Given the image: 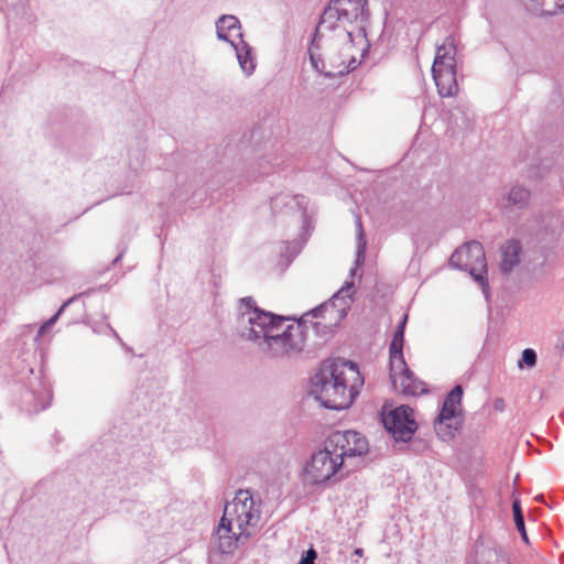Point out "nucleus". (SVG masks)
<instances>
[{
    "label": "nucleus",
    "instance_id": "1",
    "mask_svg": "<svg viewBox=\"0 0 564 564\" xmlns=\"http://www.w3.org/2000/svg\"><path fill=\"white\" fill-rule=\"evenodd\" d=\"M356 260L349 271L350 279L357 275L365 261L367 241L359 216L356 218ZM355 292L354 280L345 281L329 301L303 314L299 323H290L285 317L260 310L252 297H243L238 306L239 334L269 357L297 354L303 349L307 324H312L316 332H330L346 317Z\"/></svg>",
    "mask_w": 564,
    "mask_h": 564
},
{
    "label": "nucleus",
    "instance_id": "2",
    "mask_svg": "<svg viewBox=\"0 0 564 564\" xmlns=\"http://www.w3.org/2000/svg\"><path fill=\"white\" fill-rule=\"evenodd\" d=\"M367 0H330L316 26L314 45L336 37L346 50L357 48L364 53L367 48Z\"/></svg>",
    "mask_w": 564,
    "mask_h": 564
},
{
    "label": "nucleus",
    "instance_id": "3",
    "mask_svg": "<svg viewBox=\"0 0 564 564\" xmlns=\"http://www.w3.org/2000/svg\"><path fill=\"white\" fill-rule=\"evenodd\" d=\"M364 378L352 361L324 364L312 379V392L327 409H348L358 397Z\"/></svg>",
    "mask_w": 564,
    "mask_h": 564
},
{
    "label": "nucleus",
    "instance_id": "4",
    "mask_svg": "<svg viewBox=\"0 0 564 564\" xmlns=\"http://www.w3.org/2000/svg\"><path fill=\"white\" fill-rule=\"evenodd\" d=\"M260 503L249 490H239L225 506L224 514L212 535V545L221 554H231L245 544L260 520Z\"/></svg>",
    "mask_w": 564,
    "mask_h": 564
},
{
    "label": "nucleus",
    "instance_id": "5",
    "mask_svg": "<svg viewBox=\"0 0 564 564\" xmlns=\"http://www.w3.org/2000/svg\"><path fill=\"white\" fill-rule=\"evenodd\" d=\"M355 48L346 50L336 37L321 42L315 46L314 40L310 47L312 66L327 77L341 76L357 67V59L352 53Z\"/></svg>",
    "mask_w": 564,
    "mask_h": 564
},
{
    "label": "nucleus",
    "instance_id": "6",
    "mask_svg": "<svg viewBox=\"0 0 564 564\" xmlns=\"http://www.w3.org/2000/svg\"><path fill=\"white\" fill-rule=\"evenodd\" d=\"M408 315H403L390 343V378L394 389L408 395H419L426 391L425 383L419 380L406 367L403 357L404 328Z\"/></svg>",
    "mask_w": 564,
    "mask_h": 564
},
{
    "label": "nucleus",
    "instance_id": "7",
    "mask_svg": "<svg viewBox=\"0 0 564 564\" xmlns=\"http://www.w3.org/2000/svg\"><path fill=\"white\" fill-rule=\"evenodd\" d=\"M449 264L454 268L465 270L481 285L482 292L488 297L487 262L482 245L478 241H470L458 248L451 257Z\"/></svg>",
    "mask_w": 564,
    "mask_h": 564
},
{
    "label": "nucleus",
    "instance_id": "8",
    "mask_svg": "<svg viewBox=\"0 0 564 564\" xmlns=\"http://www.w3.org/2000/svg\"><path fill=\"white\" fill-rule=\"evenodd\" d=\"M339 457L325 442L324 448L314 453L305 464L303 470L304 482L321 485L330 480L344 468Z\"/></svg>",
    "mask_w": 564,
    "mask_h": 564
},
{
    "label": "nucleus",
    "instance_id": "9",
    "mask_svg": "<svg viewBox=\"0 0 564 564\" xmlns=\"http://www.w3.org/2000/svg\"><path fill=\"white\" fill-rule=\"evenodd\" d=\"M462 399L463 388L455 386L444 399L440 414L434 422L435 433L444 442L453 440L460 427Z\"/></svg>",
    "mask_w": 564,
    "mask_h": 564
},
{
    "label": "nucleus",
    "instance_id": "10",
    "mask_svg": "<svg viewBox=\"0 0 564 564\" xmlns=\"http://www.w3.org/2000/svg\"><path fill=\"white\" fill-rule=\"evenodd\" d=\"M329 448L334 451L345 467L346 459L367 454L369 445L365 436L356 431H336L326 440Z\"/></svg>",
    "mask_w": 564,
    "mask_h": 564
},
{
    "label": "nucleus",
    "instance_id": "11",
    "mask_svg": "<svg viewBox=\"0 0 564 564\" xmlns=\"http://www.w3.org/2000/svg\"><path fill=\"white\" fill-rule=\"evenodd\" d=\"M382 422L393 438L400 442H409L417 429L413 410L408 405H401L383 413Z\"/></svg>",
    "mask_w": 564,
    "mask_h": 564
},
{
    "label": "nucleus",
    "instance_id": "12",
    "mask_svg": "<svg viewBox=\"0 0 564 564\" xmlns=\"http://www.w3.org/2000/svg\"><path fill=\"white\" fill-rule=\"evenodd\" d=\"M52 400L51 384L40 378H34V382L30 383L29 390L23 394V403L28 405L29 412H40L45 410Z\"/></svg>",
    "mask_w": 564,
    "mask_h": 564
},
{
    "label": "nucleus",
    "instance_id": "13",
    "mask_svg": "<svg viewBox=\"0 0 564 564\" xmlns=\"http://www.w3.org/2000/svg\"><path fill=\"white\" fill-rule=\"evenodd\" d=\"M433 79L442 97H452L458 91L456 67L432 68Z\"/></svg>",
    "mask_w": 564,
    "mask_h": 564
},
{
    "label": "nucleus",
    "instance_id": "14",
    "mask_svg": "<svg viewBox=\"0 0 564 564\" xmlns=\"http://www.w3.org/2000/svg\"><path fill=\"white\" fill-rule=\"evenodd\" d=\"M457 41L455 36L448 35L443 44L436 47L435 58L432 68L456 67Z\"/></svg>",
    "mask_w": 564,
    "mask_h": 564
},
{
    "label": "nucleus",
    "instance_id": "15",
    "mask_svg": "<svg viewBox=\"0 0 564 564\" xmlns=\"http://www.w3.org/2000/svg\"><path fill=\"white\" fill-rule=\"evenodd\" d=\"M217 36L219 40L235 44L242 39L239 20L234 15H223L216 22Z\"/></svg>",
    "mask_w": 564,
    "mask_h": 564
},
{
    "label": "nucleus",
    "instance_id": "16",
    "mask_svg": "<svg viewBox=\"0 0 564 564\" xmlns=\"http://www.w3.org/2000/svg\"><path fill=\"white\" fill-rule=\"evenodd\" d=\"M523 6L534 13L556 14L564 10V0H521Z\"/></svg>",
    "mask_w": 564,
    "mask_h": 564
},
{
    "label": "nucleus",
    "instance_id": "17",
    "mask_svg": "<svg viewBox=\"0 0 564 564\" xmlns=\"http://www.w3.org/2000/svg\"><path fill=\"white\" fill-rule=\"evenodd\" d=\"M521 245L516 240H509L501 247V270L510 272L519 262Z\"/></svg>",
    "mask_w": 564,
    "mask_h": 564
},
{
    "label": "nucleus",
    "instance_id": "18",
    "mask_svg": "<svg viewBox=\"0 0 564 564\" xmlns=\"http://www.w3.org/2000/svg\"><path fill=\"white\" fill-rule=\"evenodd\" d=\"M231 46L235 48L237 59L242 72L246 75L252 74L256 68V64L251 56L250 46L243 41V39H240L235 44H231Z\"/></svg>",
    "mask_w": 564,
    "mask_h": 564
},
{
    "label": "nucleus",
    "instance_id": "19",
    "mask_svg": "<svg viewBox=\"0 0 564 564\" xmlns=\"http://www.w3.org/2000/svg\"><path fill=\"white\" fill-rule=\"evenodd\" d=\"M530 192L522 186L512 187L508 195L509 203L520 208L528 204Z\"/></svg>",
    "mask_w": 564,
    "mask_h": 564
},
{
    "label": "nucleus",
    "instance_id": "20",
    "mask_svg": "<svg viewBox=\"0 0 564 564\" xmlns=\"http://www.w3.org/2000/svg\"><path fill=\"white\" fill-rule=\"evenodd\" d=\"M512 511L514 517V523L517 530L521 533L523 540H527V533L524 528V518L521 512V505L518 499L512 502Z\"/></svg>",
    "mask_w": 564,
    "mask_h": 564
},
{
    "label": "nucleus",
    "instance_id": "21",
    "mask_svg": "<svg viewBox=\"0 0 564 564\" xmlns=\"http://www.w3.org/2000/svg\"><path fill=\"white\" fill-rule=\"evenodd\" d=\"M74 301V297L69 299L67 302H65L61 307L59 310L50 318L47 319L39 329V333H37V336L35 338V341L39 340V338L45 333L47 332L58 319L59 315L63 313V311L65 310V307L72 302Z\"/></svg>",
    "mask_w": 564,
    "mask_h": 564
},
{
    "label": "nucleus",
    "instance_id": "22",
    "mask_svg": "<svg viewBox=\"0 0 564 564\" xmlns=\"http://www.w3.org/2000/svg\"><path fill=\"white\" fill-rule=\"evenodd\" d=\"M536 364V354L533 349L527 348L522 351V357L519 360V367L522 368L523 365L528 367H533Z\"/></svg>",
    "mask_w": 564,
    "mask_h": 564
},
{
    "label": "nucleus",
    "instance_id": "23",
    "mask_svg": "<svg viewBox=\"0 0 564 564\" xmlns=\"http://www.w3.org/2000/svg\"><path fill=\"white\" fill-rule=\"evenodd\" d=\"M317 553L314 549H310L306 554L301 558L299 564H314Z\"/></svg>",
    "mask_w": 564,
    "mask_h": 564
},
{
    "label": "nucleus",
    "instance_id": "24",
    "mask_svg": "<svg viewBox=\"0 0 564 564\" xmlns=\"http://www.w3.org/2000/svg\"><path fill=\"white\" fill-rule=\"evenodd\" d=\"M6 6L8 8H18V7H22L24 6V3L26 2V0H3Z\"/></svg>",
    "mask_w": 564,
    "mask_h": 564
},
{
    "label": "nucleus",
    "instance_id": "25",
    "mask_svg": "<svg viewBox=\"0 0 564 564\" xmlns=\"http://www.w3.org/2000/svg\"><path fill=\"white\" fill-rule=\"evenodd\" d=\"M560 341H561L562 348L564 349V332L561 334Z\"/></svg>",
    "mask_w": 564,
    "mask_h": 564
},
{
    "label": "nucleus",
    "instance_id": "26",
    "mask_svg": "<svg viewBox=\"0 0 564 564\" xmlns=\"http://www.w3.org/2000/svg\"><path fill=\"white\" fill-rule=\"evenodd\" d=\"M355 554L358 555V556H361L362 555V549H356L355 550Z\"/></svg>",
    "mask_w": 564,
    "mask_h": 564
},
{
    "label": "nucleus",
    "instance_id": "27",
    "mask_svg": "<svg viewBox=\"0 0 564 564\" xmlns=\"http://www.w3.org/2000/svg\"><path fill=\"white\" fill-rule=\"evenodd\" d=\"M110 330H111V333H112V334H113L118 339H120V338H119V336H118V334L115 332V329L110 328Z\"/></svg>",
    "mask_w": 564,
    "mask_h": 564
}]
</instances>
